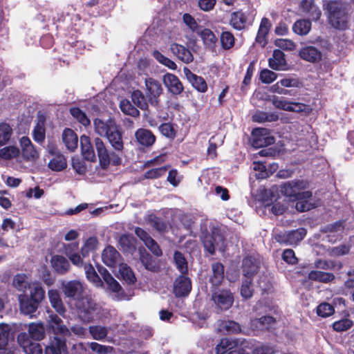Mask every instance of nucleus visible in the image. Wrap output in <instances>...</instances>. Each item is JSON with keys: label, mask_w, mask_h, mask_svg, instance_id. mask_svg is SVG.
<instances>
[{"label": "nucleus", "mask_w": 354, "mask_h": 354, "mask_svg": "<svg viewBox=\"0 0 354 354\" xmlns=\"http://www.w3.org/2000/svg\"><path fill=\"white\" fill-rule=\"evenodd\" d=\"M98 272L102 275L104 281L107 285V288L113 292L118 293L122 291L120 283L113 278L110 272L103 266L97 267Z\"/></svg>", "instance_id": "nucleus-22"}, {"label": "nucleus", "mask_w": 354, "mask_h": 354, "mask_svg": "<svg viewBox=\"0 0 354 354\" xmlns=\"http://www.w3.org/2000/svg\"><path fill=\"white\" fill-rule=\"evenodd\" d=\"M220 327L228 333L237 334L241 331L240 324L232 320L223 321L220 324Z\"/></svg>", "instance_id": "nucleus-53"}, {"label": "nucleus", "mask_w": 354, "mask_h": 354, "mask_svg": "<svg viewBox=\"0 0 354 354\" xmlns=\"http://www.w3.org/2000/svg\"><path fill=\"white\" fill-rule=\"evenodd\" d=\"M337 266L338 269L342 268V263L339 262L338 264L335 261L317 259L315 261V267L322 270H334Z\"/></svg>", "instance_id": "nucleus-48"}, {"label": "nucleus", "mask_w": 354, "mask_h": 354, "mask_svg": "<svg viewBox=\"0 0 354 354\" xmlns=\"http://www.w3.org/2000/svg\"><path fill=\"white\" fill-rule=\"evenodd\" d=\"M136 239L131 234H122L119 239V243L124 250L129 251L135 248Z\"/></svg>", "instance_id": "nucleus-56"}, {"label": "nucleus", "mask_w": 354, "mask_h": 354, "mask_svg": "<svg viewBox=\"0 0 354 354\" xmlns=\"http://www.w3.org/2000/svg\"><path fill=\"white\" fill-rule=\"evenodd\" d=\"M131 100L133 104L142 110L148 109V100L140 90H135L131 93Z\"/></svg>", "instance_id": "nucleus-37"}, {"label": "nucleus", "mask_w": 354, "mask_h": 354, "mask_svg": "<svg viewBox=\"0 0 354 354\" xmlns=\"http://www.w3.org/2000/svg\"><path fill=\"white\" fill-rule=\"evenodd\" d=\"M170 49L174 55L186 64L192 62L194 59L190 50L183 45L174 43L171 45Z\"/></svg>", "instance_id": "nucleus-28"}, {"label": "nucleus", "mask_w": 354, "mask_h": 354, "mask_svg": "<svg viewBox=\"0 0 354 354\" xmlns=\"http://www.w3.org/2000/svg\"><path fill=\"white\" fill-rule=\"evenodd\" d=\"M201 240L205 249L210 254H214L216 250V245L219 242H223L225 238L218 227H212L211 231L208 232L207 229L201 232Z\"/></svg>", "instance_id": "nucleus-6"}, {"label": "nucleus", "mask_w": 354, "mask_h": 354, "mask_svg": "<svg viewBox=\"0 0 354 354\" xmlns=\"http://www.w3.org/2000/svg\"><path fill=\"white\" fill-rule=\"evenodd\" d=\"M270 130L266 128L257 127L252 131V145L254 148H262L274 142V138L270 136Z\"/></svg>", "instance_id": "nucleus-10"}, {"label": "nucleus", "mask_w": 354, "mask_h": 354, "mask_svg": "<svg viewBox=\"0 0 354 354\" xmlns=\"http://www.w3.org/2000/svg\"><path fill=\"white\" fill-rule=\"evenodd\" d=\"M328 12V23L337 30H346L348 28V17L345 9L336 1H328L324 4Z\"/></svg>", "instance_id": "nucleus-3"}, {"label": "nucleus", "mask_w": 354, "mask_h": 354, "mask_svg": "<svg viewBox=\"0 0 354 354\" xmlns=\"http://www.w3.org/2000/svg\"><path fill=\"white\" fill-rule=\"evenodd\" d=\"M163 82L169 91L174 95H179L184 90L182 82L176 75L167 73L163 76Z\"/></svg>", "instance_id": "nucleus-17"}, {"label": "nucleus", "mask_w": 354, "mask_h": 354, "mask_svg": "<svg viewBox=\"0 0 354 354\" xmlns=\"http://www.w3.org/2000/svg\"><path fill=\"white\" fill-rule=\"evenodd\" d=\"M287 65L284 53L279 50L275 49L272 53V57L268 59V66L273 70H283Z\"/></svg>", "instance_id": "nucleus-21"}, {"label": "nucleus", "mask_w": 354, "mask_h": 354, "mask_svg": "<svg viewBox=\"0 0 354 354\" xmlns=\"http://www.w3.org/2000/svg\"><path fill=\"white\" fill-rule=\"evenodd\" d=\"M184 74L192 86L198 92L205 93L207 90V84L205 79L201 76L193 73L188 68L183 69Z\"/></svg>", "instance_id": "nucleus-19"}, {"label": "nucleus", "mask_w": 354, "mask_h": 354, "mask_svg": "<svg viewBox=\"0 0 354 354\" xmlns=\"http://www.w3.org/2000/svg\"><path fill=\"white\" fill-rule=\"evenodd\" d=\"M200 36L204 44L207 46H214L217 41V38L214 32L209 28H204L200 33Z\"/></svg>", "instance_id": "nucleus-58"}, {"label": "nucleus", "mask_w": 354, "mask_h": 354, "mask_svg": "<svg viewBox=\"0 0 354 354\" xmlns=\"http://www.w3.org/2000/svg\"><path fill=\"white\" fill-rule=\"evenodd\" d=\"M62 141L66 148L73 151L78 145V138L75 132L69 128H66L62 133Z\"/></svg>", "instance_id": "nucleus-30"}, {"label": "nucleus", "mask_w": 354, "mask_h": 354, "mask_svg": "<svg viewBox=\"0 0 354 354\" xmlns=\"http://www.w3.org/2000/svg\"><path fill=\"white\" fill-rule=\"evenodd\" d=\"M308 185L309 183L306 180L295 179L281 184L280 191L283 195L293 201L299 197Z\"/></svg>", "instance_id": "nucleus-7"}, {"label": "nucleus", "mask_w": 354, "mask_h": 354, "mask_svg": "<svg viewBox=\"0 0 354 354\" xmlns=\"http://www.w3.org/2000/svg\"><path fill=\"white\" fill-rule=\"evenodd\" d=\"M62 292L66 297L78 301L84 297V288L78 280H71L62 283Z\"/></svg>", "instance_id": "nucleus-11"}, {"label": "nucleus", "mask_w": 354, "mask_h": 354, "mask_svg": "<svg viewBox=\"0 0 354 354\" xmlns=\"http://www.w3.org/2000/svg\"><path fill=\"white\" fill-rule=\"evenodd\" d=\"M306 234L305 229L300 228L287 232V245H296L301 241Z\"/></svg>", "instance_id": "nucleus-39"}, {"label": "nucleus", "mask_w": 354, "mask_h": 354, "mask_svg": "<svg viewBox=\"0 0 354 354\" xmlns=\"http://www.w3.org/2000/svg\"><path fill=\"white\" fill-rule=\"evenodd\" d=\"M140 260L147 270L156 271L158 269L156 261L145 250L143 252L140 251Z\"/></svg>", "instance_id": "nucleus-40"}, {"label": "nucleus", "mask_w": 354, "mask_h": 354, "mask_svg": "<svg viewBox=\"0 0 354 354\" xmlns=\"http://www.w3.org/2000/svg\"><path fill=\"white\" fill-rule=\"evenodd\" d=\"M89 332L93 338L96 340H102L108 335L107 328L102 326H89Z\"/></svg>", "instance_id": "nucleus-55"}, {"label": "nucleus", "mask_w": 354, "mask_h": 354, "mask_svg": "<svg viewBox=\"0 0 354 354\" xmlns=\"http://www.w3.org/2000/svg\"><path fill=\"white\" fill-rule=\"evenodd\" d=\"M12 286L18 291L19 310L24 315L34 318L39 314L38 309L46 299V291L38 281L29 282L24 273H17L12 279Z\"/></svg>", "instance_id": "nucleus-2"}, {"label": "nucleus", "mask_w": 354, "mask_h": 354, "mask_svg": "<svg viewBox=\"0 0 354 354\" xmlns=\"http://www.w3.org/2000/svg\"><path fill=\"white\" fill-rule=\"evenodd\" d=\"M119 272L123 280L127 283L134 284L136 283V276L129 266L126 264L121 266Z\"/></svg>", "instance_id": "nucleus-49"}, {"label": "nucleus", "mask_w": 354, "mask_h": 354, "mask_svg": "<svg viewBox=\"0 0 354 354\" xmlns=\"http://www.w3.org/2000/svg\"><path fill=\"white\" fill-rule=\"evenodd\" d=\"M80 147L84 158L92 162L96 160L93 145L89 136L83 135L80 137Z\"/></svg>", "instance_id": "nucleus-25"}, {"label": "nucleus", "mask_w": 354, "mask_h": 354, "mask_svg": "<svg viewBox=\"0 0 354 354\" xmlns=\"http://www.w3.org/2000/svg\"><path fill=\"white\" fill-rule=\"evenodd\" d=\"M48 296L51 306L58 314L63 315L66 313V308L63 304L59 291L56 289L48 290Z\"/></svg>", "instance_id": "nucleus-29"}, {"label": "nucleus", "mask_w": 354, "mask_h": 354, "mask_svg": "<svg viewBox=\"0 0 354 354\" xmlns=\"http://www.w3.org/2000/svg\"><path fill=\"white\" fill-rule=\"evenodd\" d=\"M253 279L251 278H243L240 289V293L243 298L250 299L254 294Z\"/></svg>", "instance_id": "nucleus-38"}, {"label": "nucleus", "mask_w": 354, "mask_h": 354, "mask_svg": "<svg viewBox=\"0 0 354 354\" xmlns=\"http://www.w3.org/2000/svg\"><path fill=\"white\" fill-rule=\"evenodd\" d=\"M120 108L123 113L136 118L140 115V111L136 108L129 100H122L120 103Z\"/></svg>", "instance_id": "nucleus-44"}, {"label": "nucleus", "mask_w": 354, "mask_h": 354, "mask_svg": "<svg viewBox=\"0 0 354 354\" xmlns=\"http://www.w3.org/2000/svg\"><path fill=\"white\" fill-rule=\"evenodd\" d=\"M10 327L6 324H0V351L6 350L9 342Z\"/></svg>", "instance_id": "nucleus-43"}, {"label": "nucleus", "mask_w": 354, "mask_h": 354, "mask_svg": "<svg viewBox=\"0 0 354 354\" xmlns=\"http://www.w3.org/2000/svg\"><path fill=\"white\" fill-rule=\"evenodd\" d=\"M29 337L35 341H40L45 336V328L42 323H31L28 326Z\"/></svg>", "instance_id": "nucleus-33"}, {"label": "nucleus", "mask_w": 354, "mask_h": 354, "mask_svg": "<svg viewBox=\"0 0 354 354\" xmlns=\"http://www.w3.org/2000/svg\"><path fill=\"white\" fill-rule=\"evenodd\" d=\"M149 223L151 225L160 233L167 232L168 228L167 224L162 218L155 215H151L149 217Z\"/></svg>", "instance_id": "nucleus-54"}, {"label": "nucleus", "mask_w": 354, "mask_h": 354, "mask_svg": "<svg viewBox=\"0 0 354 354\" xmlns=\"http://www.w3.org/2000/svg\"><path fill=\"white\" fill-rule=\"evenodd\" d=\"M212 274L209 277L211 287H219L224 280V266L220 262L212 265Z\"/></svg>", "instance_id": "nucleus-26"}, {"label": "nucleus", "mask_w": 354, "mask_h": 354, "mask_svg": "<svg viewBox=\"0 0 354 354\" xmlns=\"http://www.w3.org/2000/svg\"><path fill=\"white\" fill-rule=\"evenodd\" d=\"M292 201H296L295 208L300 212H307L314 208V204L311 203L313 193L310 191H304Z\"/></svg>", "instance_id": "nucleus-20"}, {"label": "nucleus", "mask_w": 354, "mask_h": 354, "mask_svg": "<svg viewBox=\"0 0 354 354\" xmlns=\"http://www.w3.org/2000/svg\"><path fill=\"white\" fill-rule=\"evenodd\" d=\"M212 300L221 310H227L234 303V295L229 289L211 287Z\"/></svg>", "instance_id": "nucleus-5"}, {"label": "nucleus", "mask_w": 354, "mask_h": 354, "mask_svg": "<svg viewBox=\"0 0 354 354\" xmlns=\"http://www.w3.org/2000/svg\"><path fill=\"white\" fill-rule=\"evenodd\" d=\"M221 47L224 50H230L234 46V35L230 31H223L220 37Z\"/></svg>", "instance_id": "nucleus-50"}, {"label": "nucleus", "mask_w": 354, "mask_h": 354, "mask_svg": "<svg viewBox=\"0 0 354 354\" xmlns=\"http://www.w3.org/2000/svg\"><path fill=\"white\" fill-rule=\"evenodd\" d=\"M299 7L304 12L308 14L313 21H318L322 16V12L315 4L314 0H301Z\"/></svg>", "instance_id": "nucleus-24"}, {"label": "nucleus", "mask_w": 354, "mask_h": 354, "mask_svg": "<svg viewBox=\"0 0 354 354\" xmlns=\"http://www.w3.org/2000/svg\"><path fill=\"white\" fill-rule=\"evenodd\" d=\"M32 138L37 143L41 144L44 142L46 138L44 121H39L37 123L32 131Z\"/></svg>", "instance_id": "nucleus-45"}, {"label": "nucleus", "mask_w": 354, "mask_h": 354, "mask_svg": "<svg viewBox=\"0 0 354 354\" xmlns=\"http://www.w3.org/2000/svg\"><path fill=\"white\" fill-rule=\"evenodd\" d=\"M12 135L11 127L5 122L0 123V146L6 145Z\"/></svg>", "instance_id": "nucleus-47"}, {"label": "nucleus", "mask_w": 354, "mask_h": 354, "mask_svg": "<svg viewBox=\"0 0 354 354\" xmlns=\"http://www.w3.org/2000/svg\"><path fill=\"white\" fill-rule=\"evenodd\" d=\"M19 150L17 147L14 146L6 147L0 149V157L5 160H10L11 158L18 156Z\"/></svg>", "instance_id": "nucleus-62"}, {"label": "nucleus", "mask_w": 354, "mask_h": 354, "mask_svg": "<svg viewBox=\"0 0 354 354\" xmlns=\"http://www.w3.org/2000/svg\"><path fill=\"white\" fill-rule=\"evenodd\" d=\"M158 129L162 136L170 140H174L176 136V131L171 122L162 123Z\"/></svg>", "instance_id": "nucleus-52"}, {"label": "nucleus", "mask_w": 354, "mask_h": 354, "mask_svg": "<svg viewBox=\"0 0 354 354\" xmlns=\"http://www.w3.org/2000/svg\"><path fill=\"white\" fill-rule=\"evenodd\" d=\"M18 341L27 354H42V349L37 342H32L26 334L18 336Z\"/></svg>", "instance_id": "nucleus-23"}, {"label": "nucleus", "mask_w": 354, "mask_h": 354, "mask_svg": "<svg viewBox=\"0 0 354 354\" xmlns=\"http://www.w3.org/2000/svg\"><path fill=\"white\" fill-rule=\"evenodd\" d=\"M93 125L95 131L100 136L106 137L114 150L109 151L101 138H95L94 139L93 143L101 168L106 169L111 164L113 166L120 165L122 164L121 156L124 153V131L122 127L111 118L107 121L95 118Z\"/></svg>", "instance_id": "nucleus-1"}, {"label": "nucleus", "mask_w": 354, "mask_h": 354, "mask_svg": "<svg viewBox=\"0 0 354 354\" xmlns=\"http://www.w3.org/2000/svg\"><path fill=\"white\" fill-rule=\"evenodd\" d=\"M308 278L311 281L327 283L333 281L335 279V277L332 272L311 270L308 274Z\"/></svg>", "instance_id": "nucleus-31"}, {"label": "nucleus", "mask_w": 354, "mask_h": 354, "mask_svg": "<svg viewBox=\"0 0 354 354\" xmlns=\"http://www.w3.org/2000/svg\"><path fill=\"white\" fill-rule=\"evenodd\" d=\"M146 91L145 94L149 103L153 106H158L159 97L162 93L161 83L152 77H148L145 81Z\"/></svg>", "instance_id": "nucleus-9"}, {"label": "nucleus", "mask_w": 354, "mask_h": 354, "mask_svg": "<svg viewBox=\"0 0 354 354\" xmlns=\"http://www.w3.org/2000/svg\"><path fill=\"white\" fill-rule=\"evenodd\" d=\"M174 259L176 267L181 274H187L188 272L187 262L183 253L179 251H175Z\"/></svg>", "instance_id": "nucleus-46"}, {"label": "nucleus", "mask_w": 354, "mask_h": 354, "mask_svg": "<svg viewBox=\"0 0 354 354\" xmlns=\"http://www.w3.org/2000/svg\"><path fill=\"white\" fill-rule=\"evenodd\" d=\"M252 121L262 123L265 122H276L279 120V115L276 113H267L264 111H257L252 117Z\"/></svg>", "instance_id": "nucleus-36"}, {"label": "nucleus", "mask_w": 354, "mask_h": 354, "mask_svg": "<svg viewBox=\"0 0 354 354\" xmlns=\"http://www.w3.org/2000/svg\"><path fill=\"white\" fill-rule=\"evenodd\" d=\"M171 167L170 165H166L158 168H153L147 171L143 178L145 179H156L163 176L167 171Z\"/></svg>", "instance_id": "nucleus-41"}, {"label": "nucleus", "mask_w": 354, "mask_h": 354, "mask_svg": "<svg viewBox=\"0 0 354 354\" xmlns=\"http://www.w3.org/2000/svg\"><path fill=\"white\" fill-rule=\"evenodd\" d=\"M192 290L191 279L185 274L178 276L174 283V294L176 297H187Z\"/></svg>", "instance_id": "nucleus-13"}, {"label": "nucleus", "mask_w": 354, "mask_h": 354, "mask_svg": "<svg viewBox=\"0 0 354 354\" xmlns=\"http://www.w3.org/2000/svg\"><path fill=\"white\" fill-rule=\"evenodd\" d=\"M276 322L274 317L270 315L262 316L260 318H254L251 320V327L258 330H268Z\"/></svg>", "instance_id": "nucleus-27"}, {"label": "nucleus", "mask_w": 354, "mask_h": 354, "mask_svg": "<svg viewBox=\"0 0 354 354\" xmlns=\"http://www.w3.org/2000/svg\"><path fill=\"white\" fill-rule=\"evenodd\" d=\"M261 262L259 255L250 254L245 255L241 261V272L245 278L254 277L258 274L261 269Z\"/></svg>", "instance_id": "nucleus-8"}, {"label": "nucleus", "mask_w": 354, "mask_h": 354, "mask_svg": "<svg viewBox=\"0 0 354 354\" xmlns=\"http://www.w3.org/2000/svg\"><path fill=\"white\" fill-rule=\"evenodd\" d=\"M70 113L83 126L87 127L91 124V121L89 118L80 108L77 106L71 107L70 109Z\"/></svg>", "instance_id": "nucleus-42"}, {"label": "nucleus", "mask_w": 354, "mask_h": 354, "mask_svg": "<svg viewBox=\"0 0 354 354\" xmlns=\"http://www.w3.org/2000/svg\"><path fill=\"white\" fill-rule=\"evenodd\" d=\"M278 75L267 68H264L260 71L259 80L263 84H269L273 82L277 78Z\"/></svg>", "instance_id": "nucleus-61"}, {"label": "nucleus", "mask_w": 354, "mask_h": 354, "mask_svg": "<svg viewBox=\"0 0 354 354\" xmlns=\"http://www.w3.org/2000/svg\"><path fill=\"white\" fill-rule=\"evenodd\" d=\"M154 58L160 64L165 65L170 69L176 70L177 68L176 64L174 61L165 57L158 50H154L153 53Z\"/></svg>", "instance_id": "nucleus-59"}, {"label": "nucleus", "mask_w": 354, "mask_h": 354, "mask_svg": "<svg viewBox=\"0 0 354 354\" xmlns=\"http://www.w3.org/2000/svg\"><path fill=\"white\" fill-rule=\"evenodd\" d=\"M75 306L77 310L78 316L84 323H89L94 319L97 304L89 297H83L76 301Z\"/></svg>", "instance_id": "nucleus-4"}, {"label": "nucleus", "mask_w": 354, "mask_h": 354, "mask_svg": "<svg viewBox=\"0 0 354 354\" xmlns=\"http://www.w3.org/2000/svg\"><path fill=\"white\" fill-rule=\"evenodd\" d=\"M311 29V22L308 19L297 20L293 26L292 30L299 35H306Z\"/></svg>", "instance_id": "nucleus-35"}, {"label": "nucleus", "mask_w": 354, "mask_h": 354, "mask_svg": "<svg viewBox=\"0 0 354 354\" xmlns=\"http://www.w3.org/2000/svg\"><path fill=\"white\" fill-rule=\"evenodd\" d=\"M45 354H68L66 339L57 335L50 337L49 340L45 344Z\"/></svg>", "instance_id": "nucleus-12"}, {"label": "nucleus", "mask_w": 354, "mask_h": 354, "mask_svg": "<svg viewBox=\"0 0 354 354\" xmlns=\"http://www.w3.org/2000/svg\"><path fill=\"white\" fill-rule=\"evenodd\" d=\"M50 263L55 272L60 275L66 274L71 268L69 261L62 255H53Z\"/></svg>", "instance_id": "nucleus-15"}, {"label": "nucleus", "mask_w": 354, "mask_h": 354, "mask_svg": "<svg viewBox=\"0 0 354 354\" xmlns=\"http://www.w3.org/2000/svg\"><path fill=\"white\" fill-rule=\"evenodd\" d=\"M120 259V254L113 246H106L102 252V262L109 267L115 268Z\"/></svg>", "instance_id": "nucleus-14"}, {"label": "nucleus", "mask_w": 354, "mask_h": 354, "mask_svg": "<svg viewBox=\"0 0 354 354\" xmlns=\"http://www.w3.org/2000/svg\"><path fill=\"white\" fill-rule=\"evenodd\" d=\"M232 342L227 337L222 338L215 348L216 354H225L230 350Z\"/></svg>", "instance_id": "nucleus-64"}, {"label": "nucleus", "mask_w": 354, "mask_h": 354, "mask_svg": "<svg viewBox=\"0 0 354 354\" xmlns=\"http://www.w3.org/2000/svg\"><path fill=\"white\" fill-rule=\"evenodd\" d=\"M135 138L139 145L146 147L152 146L156 140L153 133L144 128H140L135 132Z\"/></svg>", "instance_id": "nucleus-18"}, {"label": "nucleus", "mask_w": 354, "mask_h": 354, "mask_svg": "<svg viewBox=\"0 0 354 354\" xmlns=\"http://www.w3.org/2000/svg\"><path fill=\"white\" fill-rule=\"evenodd\" d=\"M353 325L352 320L345 318L336 321L333 324V328L337 332H343L350 329Z\"/></svg>", "instance_id": "nucleus-63"}, {"label": "nucleus", "mask_w": 354, "mask_h": 354, "mask_svg": "<svg viewBox=\"0 0 354 354\" xmlns=\"http://www.w3.org/2000/svg\"><path fill=\"white\" fill-rule=\"evenodd\" d=\"M83 268L85 271L86 277L89 281L95 283H102L100 277L91 263H85Z\"/></svg>", "instance_id": "nucleus-51"}, {"label": "nucleus", "mask_w": 354, "mask_h": 354, "mask_svg": "<svg viewBox=\"0 0 354 354\" xmlns=\"http://www.w3.org/2000/svg\"><path fill=\"white\" fill-rule=\"evenodd\" d=\"M301 59L310 63H317L322 60V53L313 46L303 47L299 52Z\"/></svg>", "instance_id": "nucleus-16"}, {"label": "nucleus", "mask_w": 354, "mask_h": 354, "mask_svg": "<svg viewBox=\"0 0 354 354\" xmlns=\"http://www.w3.org/2000/svg\"><path fill=\"white\" fill-rule=\"evenodd\" d=\"M335 313L333 306L328 303L323 302L317 307V314L322 317H328Z\"/></svg>", "instance_id": "nucleus-60"}, {"label": "nucleus", "mask_w": 354, "mask_h": 354, "mask_svg": "<svg viewBox=\"0 0 354 354\" xmlns=\"http://www.w3.org/2000/svg\"><path fill=\"white\" fill-rule=\"evenodd\" d=\"M53 157L50 160L48 167L55 171H61L67 167V161L65 156L60 153H53Z\"/></svg>", "instance_id": "nucleus-32"}, {"label": "nucleus", "mask_w": 354, "mask_h": 354, "mask_svg": "<svg viewBox=\"0 0 354 354\" xmlns=\"http://www.w3.org/2000/svg\"><path fill=\"white\" fill-rule=\"evenodd\" d=\"M279 84H281V86L287 88H300L303 85L302 82L300 80L299 77H292L290 75L286 76L284 78L279 80Z\"/></svg>", "instance_id": "nucleus-57"}, {"label": "nucleus", "mask_w": 354, "mask_h": 354, "mask_svg": "<svg viewBox=\"0 0 354 354\" xmlns=\"http://www.w3.org/2000/svg\"><path fill=\"white\" fill-rule=\"evenodd\" d=\"M247 22V17L242 11H236L232 13L230 25L236 30H241L244 28Z\"/></svg>", "instance_id": "nucleus-34"}]
</instances>
